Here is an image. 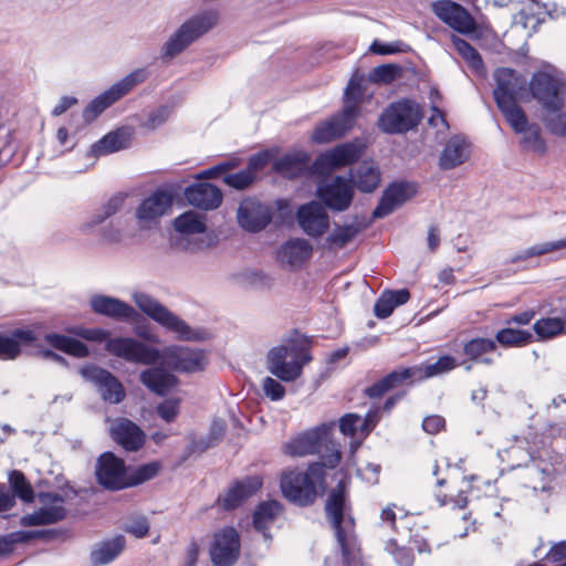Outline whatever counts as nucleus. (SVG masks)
Returning <instances> with one entry per match:
<instances>
[{"instance_id":"obj_21","label":"nucleus","mask_w":566,"mask_h":566,"mask_svg":"<svg viewBox=\"0 0 566 566\" xmlns=\"http://www.w3.org/2000/svg\"><path fill=\"white\" fill-rule=\"evenodd\" d=\"M530 85L533 96L544 109L563 108L564 101L559 95L562 83L558 78L548 73L538 72L533 75Z\"/></svg>"},{"instance_id":"obj_26","label":"nucleus","mask_w":566,"mask_h":566,"mask_svg":"<svg viewBox=\"0 0 566 566\" xmlns=\"http://www.w3.org/2000/svg\"><path fill=\"white\" fill-rule=\"evenodd\" d=\"M111 437L126 451H137L145 442V433L127 418L114 419L109 427Z\"/></svg>"},{"instance_id":"obj_20","label":"nucleus","mask_w":566,"mask_h":566,"mask_svg":"<svg viewBox=\"0 0 566 566\" xmlns=\"http://www.w3.org/2000/svg\"><path fill=\"white\" fill-rule=\"evenodd\" d=\"M172 205V196L165 190H157L142 201L136 210V218L142 229H151Z\"/></svg>"},{"instance_id":"obj_40","label":"nucleus","mask_w":566,"mask_h":566,"mask_svg":"<svg viewBox=\"0 0 566 566\" xmlns=\"http://www.w3.org/2000/svg\"><path fill=\"white\" fill-rule=\"evenodd\" d=\"M130 133L128 129H117L108 133L92 146L95 156L112 154L128 147Z\"/></svg>"},{"instance_id":"obj_53","label":"nucleus","mask_w":566,"mask_h":566,"mask_svg":"<svg viewBox=\"0 0 566 566\" xmlns=\"http://www.w3.org/2000/svg\"><path fill=\"white\" fill-rule=\"evenodd\" d=\"M411 520L412 516L403 515L399 518L397 524V517L394 509L391 506H387L381 512V521L382 523H387L394 531L398 534L402 532H411Z\"/></svg>"},{"instance_id":"obj_1","label":"nucleus","mask_w":566,"mask_h":566,"mask_svg":"<svg viewBox=\"0 0 566 566\" xmlns=\"http://www.w3.org/2000/svg\"><path fill=\"white\" fill-rule=\"evenodd\" d=\"M342 459L339 450L322 455V462L308 465L305 472L295 470L285 471L281 478L283 495L292 503L300 506L313 504L318 495V488L325 482V468H335Z\"/></svg>"},{"instance_id":"obj_56","label":"nucleus","mask_w":566,"mask_h":566,"mask_svg":"<svg viewBox=\"0 0 566 566\" xmlns=\"http://www.w3.org/2000/svg\"><path fill=\"white\" fill-rule=\"evenodd\" d=\"M254 178L255 177L251 174V170L247 168L244 170L224 176L223 181L232 188L242 190L250 186Z\"/></svg>"},{"instance_id":"obj_41","label":"nucleus","mask_w":566,"mask_h":566,"mask_svg":"<svg viewBox=\"0 0 566 566\" xmlns=\"http://www.w3.org/2000/svg\"><path fill=\"white\" fill-rule=\"evenodd\" d=\"M126 541L123 535L101 543L92 553L91 560L94 566L113 562L125 548Z\"/></svg>"},{"instance_id":"obj_43","label":"nucleus","mask_w":566,"mask_h":566,"mask_svg":"<svg viewBox=\"0 0 566 566\" xmlns=\"http://www.w3.org/2000/svg\"><path fill=\"white\" fill-rule=\"evenodd\" d=\"M366 228L363 223H350L335 226L334 230L326 238L331 249H343L350 243Z\"/></svg>"},{"instance_id":"obj_25","label":"nucleus","mask_w":566,"mask_h":566,"mask_svg":"<svg viewBox=\"0 0 566 566\" xmlns=\"http://www.w3.org/2000/svg\"><path fill=\"white\" fill-rule=\"evenodd\" d=\"M271 209L253 199L243 200L238 210L239 224L249 232H259L271 221Z\"/></svg>"},{"instance_id":"obj_45","label":"nucleus","mask_w":566,"mask_h":566,"mask_svg":"<svg viewBox=\"0 0 566 566\" xmlns=\"http://www.w3.org/2000/svg\"><path fill=\"white\" fill-rule=\"evenodd\" d=\"M174 227L180 234H198L206 231L205 216L187 211L174 220Z\"/></svg>"},{"instance_id":"obj_62","label":"nucleus","mask_w":566,"mask_h":566,"mask_svg":"<svg viewBox=\"0 0 566 566\" xmlns=\"http://www.w3.org/2000/svg\"><path fill=\"white\" fill-rule=\"evenodd\" d=\"M544 562L558 565L566 563V541L555 543L545 555Z\"/></svg>"},{"instance_id":"obj_7","label":"nucleus","mask_w":566,"mask_h":566,"mask_svg":"<svg viewBox=\"0 0 566 566\" xmlns=\"http://www.w3.org/2000/svg\"><path fill=\"white\" fill-rule=\"evenodd\" d=\"M495 81L494 98L504 117L523 111L517 105V99L526 88V80L514 70L502 67L496 70Z\"/></svg>"},{"instance_id":"obj_30","label":"nucleus","mask_w":566,"mask_h":566,"mask_svg":"<svg viewBox=\"0 0 566 566\" xmlns=\"http://www.w3.org/2000/svg\"><path fill=\"white\" fill-rule=\"evenodd\" d=\"M185 197L187 201L199 209L212 210L222 202L221 190L212 184H196L186 188Z\"/></svg>"},{"instance_id":"obj_29","label":"nucleus","mask_w":566,"mask_h":566,"mask_svg":"<svg viewBox=\"0 0 566 566\" xmlns=\"http://www.w3.org/2000/svg\"><path fill=\"white\" fill-rule=\"evenodd\" d=\"M313 253L311 243L302 238L291 239L282 244L277 251V261L291 269H300L307 262Z\"/></svg>"},{"instance_id":"obj_8","label":"nucleus","mask_w":566,"mask_h":566,"mask_svg":"<svg viewBox=\"0 0 566 566\" xmlns=\"http://www.w3.org/2000/svg\"><path fill=\"white\" fill-rule=\"evenodd\" d=\"M147 77V72L144 69H138L129 73L119 82L111 86L109 90L102 93L94 98L83 111V118L85 122L94 120L108 106L122 98L130 92L137 84L144 82Z\"/></svg>"},{"instance_id":"obj_52","label":"nucleus","mask_w":566,"mask_h":566,"mask_svg":"<svg viewBox=\"0 0 566 566\" xmlns=\"http://www.w3.org/2000/svg\"><path fill=\"white\" fill-rule=\"evenodd\" d=\"M544 117L547 129L556 136L566 137V114L558 109H545Z\"/></svg>"},{"instance_id":"obj_38","label":"nucleus","mask_w":566,"mask_h":566,"mask_svg":"<svg viewBox=\"0 0 566 566\" xmlns=\"http://www.w3.org/2000/svg\"><path fill=\"white\" fill-rule=\"evenodd\" d=\"M310 157L304 151L285 154L274 163V169L287 178H294L304 172L308 166Z\"/></svg>"},{"instance_id":"obj_23","label":"nucleus","mask_w":566,"mask_h":566,"mask_svg":"<svg viewBox=\"0 0 566 566\" xmlns=\"http://www.w3.org/2000/svg\"><path fill=\"white\" fill-rule=\"evenodd\" d=\"M359 149L353 144L337 146L329 151L321 154L313 164V170L319 175L347 166L359 158Z\"/></svg>"},{"instance_id":"obj_60","label":"nucleus","mask_w":566,"mask_h":566,"mask_svg":"<svg viewBox=\"0 0 566 566\" xmlns=\"http://www.w3.org/2000/svg\"><path fill=\"white\" fill-rule=\"evenodd\" d=\"M170 113L171 109L168 106H161L148 115V118L143 126L148 129H155L169 118Z\"/></svg>"},{"instance_id":"obj_36","label":"nucleus","mask_w":566,"mask_h":566,"mask_svg":"<svg viewBox=\"0 0 566 566\" xmlns=\"http://www.w3.org/2000/svg\"><path fill=\"white\" fill-rule=\"evenodd\" d=\"M377 420V412L370 411L365 418L356 413H347L340 418L339 429L344 436L354 438L359 432L365 437L376 424Z\"/></svg>"},{"instance_id":"obj_44","label":"nucleus","mask_w":566,"mask_h":566,"mask_svg":"<svg viewBox=\"0 0 566 566\" xmlns=\"http://www.w3.org/2000/svg\"><path fill=\"white\" fill-rule=\"evenodd\" d=\"M45 340L52 347L62 350L69 355L80 358L86 357L88 355V349L86 345H84L82 342L77 339L52 333L45 335Z\"/></svg>"},{"instance_id":"obj_57","label":"nucleus","mask_w":566,"mask_h":566,"mask_svg":"<svg viewBox=\"0 0 566 566\" xmlns=\"http://www.w3.org/2000/svg\"><path fill=\"white\" fill-rule=\"evenodd\" d=\"M397 71V66L391 64L379 65L370 72L369 80L375 83L388 84L395 80Z\"/></svg>"},{"instance_id":"obj_32","label":"nucleus","mask_w":566,"mask_h":566,"mask_svg":"<svg viewBox=\"0 0 566 566\" xmlns=\"http://www.w3.org/2000/svg\"><path fill=\"white\" fill-rule=\"evenodd\" d=\"M380 180V170L374 161H363L350 172V181L360 192H374Z\"/></svg>"},{"instance_id":"obj_51","label":"nucleus","mask_w":566,"mask_h":566,"mask_svg":"<svg viewBox=\"0 0 566 566\" xmlns=\"http://www.w3.org/2000/svg\"><path fill=\"white\" fill-rule=\"evenodd\" d=\"M126 196L123 193H118L113 196L101 209L99 212H97L92 220L87 223V227H94L96 224H99L104 222L107 218L112 217L116 212L120 210L123 207V203L125 201Z\"/></svg>"},{"instance_id":"obj_14","label":"nucleus","mask_w":566,"mask_h":566,"mask_svg":"<svg viewBox=\"0 0 566 566\" xmlns=\"http://www.w3.org/2000/svg\"><path fill=\"white\" fill-rule=\"evenodd\" d=\"M433 13L446 24L461 34L476 31V22L461 4L450 0H438L431 4Z\"/></svg>"},{"instance_id":"obj_3","label":"nucleus","mask_w":566,"mask_h":566,"mask_svg":"<svg viewBox=\"0 0 566 566\" xmlns=\"http://www.w3.org/2000/svg\"><path fill=\"white\" fill-rule=\"evenodd\" d=\"M361 81L357 74L352 76L345 90V104L342 112L316 126L312 135L314 142L329 143L342 137L354 126L363 96Z\"/></svg>"},{"instance_id":"obj_58","label":"nucleus","mask_w":566,"mask_h":566,"mask_svg":"<svg viewBox=\"0 0 566 566\" xmlns=\"http://www.w3.org/2000/svg\"><path fill=\"white\" fill-rule=\"evenodd\" d=\"M262 389L264 395L273 401L282 400L285 396L284 386L272 377H265L262 380Z\"/></svg>"},{"instance_id":"obj_28","label":"nucleus","mask_w":566,"mask_h":566,"mask_svg":"<svg viewBox=\"0 0 566 566\" xmlns=\"http://www.w3.org/2000/svg\"><path fill=\"white\" fill-rule=\"evenodd\" d=\"M419 371L420 369L416 366L392 370L371 386L367 387L365 389V394L369 398H379L394 388L411 382L412 380H418Z\"/></svg>"},{"instance_id":"obj_42","label":"nucleus","mask_w":566,"mask_h":566,"mask_svg":"<svg viewBox=\"0 0 566 566\" xmlns=\"http://www.w3.org/2000/svg\"><path fill=\"white\" fill-rule=\"evenodd\" d=\"M497 348L494 339L476 337L472 338L463 345V354L473 361L491 365L493 359L486 357L488 354L495 352Z\"/></svg>"},{"instance_id":"obj_6","label":"nucleus","mask_w":566,"mask_h":566,"mask_svg":"<svg viewBox=\"0 0 566 566\" xmlns=\"http://www.w3.org/2000/svg\"><path fill=\"white\" fill-rule=\"evenodd\" d=\"M422 119L420 105L403 98L391 103L381 114L378 125L389 134H400L415 128Z\"/></svg>"},{"instance_id":"obj_17","label":"nucleus","mask_w":566,"mask_h":566,"mask_svg":"<svg viewBox=\"0 0 566 566\" xmlns=\"http://www.w3.org/2000/svg\"><path fill=\"white\" fill-rule=\"evenodd\" d=\"M240 555V536L233 527H224L214 534L210 547L211 560L216 566H232Z\"/></svg>"},{"instance_id":"obj_31","label":"nucleus","mask_w":566,"mask_h":566,"mask_svg":"<svg viewBox=\"0 0 566 566\" xmlns=\"http://www.w3.org/2000/svg\"><path fill=\"white\" fill-rule=\"evenodd\" d=\"M91 306L97 314L105 315L115 319H133L136 315L135 310L114 297L109 296H95L91 300Z\"/></svg>"},{"instance_id":"obj_10","label":"nucleus","mask_w":566,"mask_h":566,"mask_svg":"<svg viewBox=\"0 0 566 566\" xmlns=\"http://www.w3.org/2000/svg\"><path fill=\"white\" fill-rule=\"evenodd\" d=\"M105 349L113 356L128 363L151 365L160 358V352L133 337H114L105 344Z\"/></svg>"},{"instance_id":"obj_2","label":"nucleus","mask_w":566,"mask_h":566,"mask_svg":"<svg viewBox=\"0 0 566 566\" xmlns=\"http://www.w3.org/2000/svg\"><path fill=\"white\" fill-rule=\"evenodd\" d=\"M268 370L281 379L291 382L302 376L303 368L312 360L308 344L301 337L285 340L268 353Z\"/></svg>"},{"instance_id":"obj_35","label":"nucleus","mask_w":566,"mask_h":566,"mask_svg":"<svg viewBox=\"0 0 566 566\" xmlns=\"http://www.w3.org/2000/svg\"><path fill=\"white\" fill-rule=\"evenodd\" d=\"M469 157V144L460 137H452L444 146L439 165L442 169L449 170L463 164Z\"/></svg>"},{"instance_id":"obj_4","label":"nucleus","mask_w":566,"mask_h":566,"mask_svg":"<svg viewBox=\"0 0 566 566\" xmlns=\"http://www.w3.org/2000/svg\"><path fill=\"white\" fill-rule=\"evenodd\" d=\"M325 511L335 531L342 553L345 557H348L355 547V522L350 515H346L347 495L342 483L332 490Z\"/></svg>"},{"instance_id":"obj_12","label":"nucleus","mask_w":566,"mask_h":566,"mask_svg":"<svg viewBox=\"0 0 566 566\" xmlns=\"http://www.w3.org/2000/svg\"><path fill=\"white\" fill-rule=\"evenodd\" d=\"M328 444H332L329 440V427L322 424L291 439L283 446V452L291 457H305L321 453L323 447L329 451L328 453H331L332 450H336L334 447L328 449Z\"/></svg>"},{"instance_id":"obj_37","label":"nucleus","mask_w":566,"mask_h":566,"mask_svg":"<svg viewBox=\"0 0 566 566\" xmlns=\"http://www.w3.org/2000/svg\"><path fill=\"white\" fill-rule=\"evenodd\" d=\"M410 298L407 289L396 291H384L375 303L374 313L378 318H387L397 306L406 304Z\"/></svg>"},{"instance_id":"obj_33","label":"nucleus","mask_w":566,"mask_h":566,"mask_svg":"<svg viewBox=\"0 0 566 566\" xmlns=\"http://www.w3.org/2000/svg\"><path fill=\"white\" fill-rule=\"evenodd\" d=\"M139 379L144 386L159 396L166 395L177 385V378L174 375L158 367L142 371Z\"/></svg>"},{"instance_id":"obj_24","label":"nucleus","mask_w":566,"mask_h":566,"mask_svg":"<svg viewBox=\"0 0 566 566\" xmlns=\"http://www.w3.org/2000/svg\"><path fill=\"white\" fill-rule=\"evenodd\" d=\"M415 192V186L409 182H394L389 185L382 192L378 206L373 211V218L380 219L389 216L411 198Z\"/></svg>"},{"instance_id":"obj_11","label":"nucleus","mask_w":566,"mask_h":566,"mask_svg":"<svg viewBox=\"0 0 566 566\" xmlns=\"http://www.w3.org/2000/svg\"><path fill=\"white\" fill-rule=\"evenodd\" d=\"M41 507L31 514L23 515L20 518L22 526H41L55 524L66 516L64 507V497L56 492H41L38 495Z\"/></svg>"},{"instance_id":"obj_19","label":"nucleus","mask_w":566,"mask_h":566,"mask_svg":"<svg viewBox=\"0 0 566 566\" xmlns=\"http://www.w3.org/2000/svg\"><path fill=\"white\" fill-rule=\"evenodd\" d=\"M82 375L97 387L104 401L119 403L125 399L126 392L124 386L108 370L90 366L82 369Z\"/></svg>"},{"instance_id":"obj_54","label":"nucleus","mask_w":566,"mask_h":566,"mask_svg":"<svg viewBox=\"0 0 566 566\" xmlns=\"http://www.w3.org/2000/svg\"><path fill=\"white\" fill-rule=\"evenodd\" d=\"M160 469V464L158 462H150L144 465H140L135 470L132 476H129V486L140 484L146 482L153 478H155Z\"/></svg>"},{"instance_id":"obj_48","label":"nucleus","mask_w":566,"mask_h":566,"mask_svg":"<svg viewBox=\"0 0 566 566\" xmlns=\"http://www.w3.org/2000/svg\"><path fill=\"white\" fill-rule=\"evenodd\" d=\"M494 340L504 347L524 346L533 340V334L528 331L506 327L496 332Z\"/></svg>"},{"instance_id":"obj_59","label":"nucleus","mask_w":566,"mask_h":566,"mask_svg":"<svg viewBox=\"0 0 566 566\" xmlns=\"http://www.w3.org/2000/svg\"><path fill=\"white\" fill-rule=\"evenodd\" d=\"M86 340L91 342H107L109 339V332L103 328H73L70 331Z\"/></svg>"},{"instance_id":"obj_64","label":"nucleus","mask_w":566,"mask_h":566,"mask_svg":"<svg viewBox=\"0 0 566 566\" xmlns=\"http://www.w3.org/2000/svg\"><path fill=\"white\" fill-rule=\"evenodd\" d=\"M272 155L270 151H262L253 155L248 163V169L251 170V174L255 177V174L259 170H262L270 163Z\"/></svg>"},{"instance_id":"obj_47","label":"nucleus","mask_w":566,"mask_h":566,"mask_svg":"<svg viewBox=\"0 0 566 566\" xmlns=\"http://www.w3.org/2000/svg\"><path fill=\"white\" fill-rule=\"evenodd\" d=\"M459 365L460 364L454 357L450 355L441 356L436 363L424 366H417L420 369L418 374V381L449 373L457 368Z\"/></svg>"},{"instance_id":"obj_63","label":"nucleus","mask_w":566,"mask_h":566,"mask_svg":"<svg viewBox=\"0 0 566 566\" xmlns=\"http://www.w3.org/2000/svg\"><path fill=\"white\" fill-rule=\"evenodd\" d=\"M535 250H533V254H537V256H542L548 253H553L559 250L566 249V239H560L556 241L543 242L534 245Z\"/></svg>"},{"instance_id":"obj_50","label":"nucleus","mask_w":566,"mask_h":566,"mask_svg":"<svg viewBox=\"0 0 566 566\" xmlns=\"http://www.w3.org/2000/svg\"><path fill=\"white\" fill-rule=\"evenodd\" d=\"M9 483L14 494V497H20L25 503H32L34 500V491L32 485L27 481L25 475L18 470L9 472Z\"/></svg>"},{"instance_id":"obj_13","label":"nucleus","mask_w":566,"mask_h":566,"mask_svg":"<svg viewBox=\"0 0 566 566\" xmlns=\"http://www.w3.org/2000/svg\"><path fill=\"white\" fill-rule=\"evenodd\" d=\"M316 192L327 208L339 212L347 210L354 199L353 186L340 176L321 181Z\"/></svg>"},{"instance_id":"obj_5","label":"nucleus","mask_w":566,"mask_h":566,"mask_svg":"<svg viewBox=\"0 0 566 566\" xmlns=\"http://www.w3.org/2000/svg\"><path fill=\"white\" fill-rule=\"evenodd\" d=\"M218 22L216 11H205L184 22L168 39L161 50L163 59H172L186 50L193 41L211 30Z\"/></svg>"},{"instance_id":"obj_9","label":"nucleus","mask_w":566,"mask_h":566,"mask_svg":"<svg viewBox=\"0 0 566 566\" xmlns=\"http://www.w3.org/2000/svg\"><path fill=\"white\" fill-rule=\"evenodd\" d=\"M134 301L138 308L156 321L165 328L177 334L181 339L190 340L195 338L191 328L177 315L167 310L164 305L145 293H135Z\"/></svg>"},{"instance_id":"obj_49","label":"nucleus","mask_w":566,"mask_h":566,"mask_svg":"<svg viewBox=\"0 0 566 566\" xmlns=\"http://www.w3.org/2000/svg\"><path fill=\"white\" fill-rule=\"evenodd\" d=\"M565 324L559 317H544L535 322L533 329L541 339H552L566 334Z\"/></svg>"},{"instance_id":"obj_39","label":"nucleus","mask_w":566,"mask_h":566,"mask_svg":"<svg viewBox=\"0 0 566 566\" xmlns=\"http://www.w3.org/2000/svg\"><path fill=\"white\" fill-rule=\"evenodd\" d=\"M282 505L275 500L265 501L259 504L253 514L254 527L261 532L265 538L271 536L268 534L269 527L282 513Z\"/></svg>"},{"instance_id":"obj_22","label":"nucleus","mask_w":566,"mask_h":566,"mask_svg":"<svg viewBox=\"0 0 566 566\" xmlns=\"http://www.w3.org/2000/svg\"><path fill=\"white\" fill-rule=\"evenodd\" d=\"M300 228L310 237L319 238L329 228V216L318 201L302 205L296 212Z\"/></svg>"},{"instance_id":"obj_16","label":"nucleus","mask_w":566,"mask_h":566,"mask_svg":"<svg viewBox=\"0 0 566 566\" xmlns=\"http://www.w3.org/2000/svg\"><path fill=\"white\" fill-rule=\"evenodd\" d=\"M512 129L522 135L520 145L526 151L544 155L547 150L546 143L542 137V129L536 123H528L524 111L510 114L505 117Z\"/></svg>"},{"instance_id":"obj_18","label":"nucleus","mask_w":566,"mask_h":566,"mask_svg":"<svg viewBox=\"0 0 566 566\" xmlns=\"http://www.w3.org/2000/svg\"><path fill=\"white\" fill-rule=\"evenodd\" d=\"M160 358L169 368L181 373L200 371L207 363L203 352L181 346L165 348Z\"/></svg>"},{"instance_id":"obj_55","label":"nucleus","mask_w":566,"mask_h":566,"mask_svg":"<svg viewBox=\"0 0 566 566\" xmlns=\"http://www.w3.org/2000/svg\"><path fill=\"white\" fill-rule=\"evenodd\" d=\"M180 411V399L169 398L157 406V413L166 422H172Z\"/></svg>"},{"instance_id":"obj_27","label":"nucleus","mask_w":566,"mask_h":566,"mask_svg":"<svg viewBox=\"0 0 566 566\" xmlns=\"http://www.w3.org/2000/svg\"><path fill=\"white\" fill-rule=\"evenodd\" d=\"M262 484L260 476H247L241 481H235L224 495L218 499V502L224 510H234L255 494L262 488Z\"/></svg>"},{"instance_id":"obj_61","label":"nucleus","mask_w":566,"mask_h":566,"mask_svg":"<svg viewBox=\"0 0 566 566\" xmlns=\"http://www.w3.org/2000/svg\"><path fill=\"white\" fill-rule=\"evenodd\" d=\"M125 531L137 538H143L148 535L149 522L145 516L135 517L127 524Z\"/></svg>"},{"instance_id":"obj_46","label":"nucleus","mask_w":566,"mask_h":566,"mask_svg":"<svg viewBox=\"0 0 566 566\" xmlns=\"http://www.w3.org/2000/svg\"><path fill=\"white\" fill-rule=\"evenodd\" d=\"M452 44L457 52L468 63V65L478 74L484 70V64L480 53L465 40L453 35Z\"/></svg>"},{"instance_id":"obj_15","label":"nucleus","mask_w":566,"mask_h":566,"mask_svg":"<svg viewBox=\"0 0 566 566\" xmlns=\"http://www.w3.org/2000/svg\"><path fill=\"white\" fill-rule=\"evenodd\" d=\"M95 474L98 483L106 489L120 490L129 486L124 461L111 452H105L98 458Z\"/></svg>"},{"instance_id":"obj_34","label":"nucleus","mask_w":566,"mask_h":566,"mask_svg":"<svg viewBox=\"0 0 566 566\" xmlns=\"http://www.w3.org/2000/svg\"><path fill=\"white\" fill-rule=\"evenodd\" d=\"M36 335L31 329H15L11 336L0 334V359H14L20 354L21 344H31Z\"/></svg>"}]
</instances>
